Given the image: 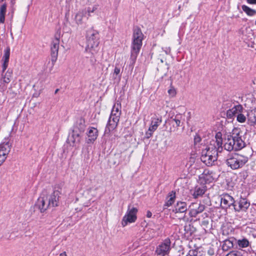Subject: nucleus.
I'll return each mask as SVG.
<instances>
[{"label": "nucleus", "instance_id": "obj_14", "mask_svg": "<svg viewBox=\"0 0 256 256\" xmlns=\"http://www.w3.org/2000/svg\"><path fill=\"white\" fill-rule=\"evenodd\" d=\"M60 194V193L58 190H54L46 198L48 200V206H50V208L58 206Z\"/></svg>", "mask_w": 256, "mask_h": 256}, {"label": "nucleus", "instance_id": "obj_43", "mask_svg": "<svg viewBox=\"0 0 256 256\" xmlns=\"http://www.w3.org/2000/svg\"><path fill=\"white\" fill-rule=\"evenodd\" d=\"M202 140L201 138L198 135H196L194 138V144L196 145Z\"/></svg>", "mask_w": 256, "mask_h": 256}, {"label": "nucleus", "instance_id": "obj_54", "mask_svg": "<svg viewBox=\"0 0 256 256\" xmlns=\"http://www.w3.org/2000/svg\"><path fill=\"white\" fill-rule=\"evenodd\" d=\"M255 24H256V22H255Z\"/></svg>", "mask_w": 256, "mask_h": 256}, {"label": "nucleus", "instance_id": "obj_12", "mask_svg": "<svg viewBox=\"0 0 256 256\" xmlns=\"http://www.w3.org/2000/svg\"><path fill=\"white\" fill-rule=\"evenodd\" d=\"M221 206L222 208L227 209L230 206L234 207L236 203V200L232 196L228 194H224L220 196Z\"/></svg>", "mask_w": 256, "mask_h": 256}, {"label": "nucleus", "instance_id": "obj_47", "mask_svg": "<svg viewBox=\"0 0 256 256\" xmlns=\"http://www.w3.org/2000/svg\"><path fill=\"white\" fill-rule=\"evenodd\" d=\"M194 251H193L192 250H190L186 256H194Z\"/></svg>", "mask_w": 256, "mask_h": 256}, {"label": "nucleus", "instance_id": "obj_50", "mask_svg": "<svg viewBox=\"0 0 256 256\" xmlns=\"http://www.w3.org/2000/svg\"><path fill=\"white\" fill-rule=\"evenodd\" d=\"M59 256H67V254L65 252L60 253L59 255Z\"/></svg>", "mask_w": 256, "mask_h": 256}, {"label": "nucleus", "instance_id": "obj_29", "mask_svg": "<svg viewBox=\"0 0 256 256\" xmlns=\"http://www.w3.org/2000/svg\"><path fill=\"white\" fill-rule=\"evenodd\" d=\"M12 76V70L8 69L4 76L2 75V81L6 84H8Z\"/></svg>", "mask_w": 256, "mask_h": 256}, {"label": "nucleus", "instance_id": "obj_3", "mask_svg": "<svg viewBox=\"0 0 256 256\" xmlns=\"http://www.w3.org/2000/svg\"><path fill=\"white\" fill-rule=\"evenodd\" d=\"M144 34L140 28L136 27L134 28L132 42L131 47L130 64L133 66L136 61L138 54L142 46Z\"/></svg>", "mask_w": 256, "mask_h": 256}, {"label": "nucleus", "instance_id": "obj_11", "mask_svg": "<svg viewBox=\"0 0 256 256\" xmlns=\"http://www.w3.org/2000/svg\"><path fill=\"white\" fill-rule=\"evenodd\" d=\"M206 206L202 204L198 203H192L189 206V216L190 217H196L198 214L202 212Z\"/></svg>", "mask_w": 256, "mask_h": 256}, {"label": "nucleus", "instance_id": "obj_17", "mask_svg": "<svg viewBox=\"0 0 256 256\" xmlns=\"http://www.w3.org/2000/svg\"><path fill=\"white\" fill-rule=\"evenodd\" d=\"M80 134L76 129H74L72 133L70 134L67 138V142L72 146L79 144L80 140Z\"/></svg>", "mask_w": 256, "mask_h": 256}, {"label": "nucleus", "instance_id": "obj_53", "mask_svg": "<svg viewBox=\"0 0 256 256\" xmlns=\"http://www.w3.org/2000/svg\"><path fill=\"white\" fill-rule=\"evenodd\" d=\"M58 90H59L58 89H56V90H55L54 93H55V94H56V93L58 92Z\"/></svg>", "mask_w": 256, "mask_h": 256}, {"label": "nucleus", "instance_id": "obj_20", "mask_svg": "<svg viewBox=\"0 0 256 256\" xmlns=\"http://www.w3.org/2000/svg\"><path fill=\"white\" fill-rule=\"evenodd\" d=\"M188 210L187 204L186 202H178L174 206L173 212L175 213H182L186 212Z\"/></svg>", "mask_w": 256, "mask_h": 256}, {"label": "nucleus", "instance_id": "obj_10", "mask_svg": "<svg viewBox=\"0 0 256 256\" xmlns=\"http://www.w3.org/2000/svg\"><path fill=\"white\" fill-rule=\"evenodd\" d=\"M250 206V202L244 198L242 196L238 200L236 201L234 208L235 212H246Z\"/></svg>", "mask_w": 256, "mask_h": 256}, {"label": "nucleus", "instance_id": "obj_46", "mask_svg": "<svg viewBox=\"0 0 256 256\" xmlns=\"http://www.w3.org/2000/svg\"><path fill=\"white\" fill-rule=\"evenodd\" d=\"M96 9V8H94V7H93L92 8H88V10H87V12L88 14V16H90V12H93Z\"/></svg>", "mask_w": 256, "mask_h": 256}, {"label": "nucleus", "instance_id": "obj_44", "mask_svg": "<svg viewBox=\"0 0 256 256\" xmlns=\"http://www.w3.org/2000/svg\"><path fill=\"white\" fill-rule=\"evenodd\" d=\"M214 250L212 248H210L208 250V254L210 256H213L214 254Z\"/></svg>", "mask_w": 256, "mask_h": 256}, {"label": "nucleus", "instance_id": "obj_19", "mask_svg": "<svg viewBox=\"0 0 256 256\" xmlns=\"http://www.w3.org/2000/svg\"><path fill=\"white\" fill-rule=\"evenodd\" d=\"M236 240L233 237L230 238L228 239H225L223 241L222 246V250L224 251H228L230 249L232 248L236 244Z\"/></svg>", "mask_w": 256, "mask_h": 256}, {"label": "nucleus", "instance_id": "obj_13", "mask_svg": "<svg viewBox=\"0 0 256 256\" xmlns=\"http://www.w3.org/2000/svg\"><path fill=\"white\" fill-rule=\"evenodd\" d=\"M10 149V145L8 142H4L0 144V166L6 160Z\"/></svg>", "mask_w": 256, "mask_h": 256}, {"label": "nucleus", "instance_id": "obj_38", "mask_svg": "<svg viewBox=\"0 0 256 256\" xmlns=\"http://www.w3.org/2000/svg\"><path fill=\"white\" fill-rule=\"evenodd\" d=\"M192 250L195 252L194 256H206L205 254H204L202 252H200V248H196Z\"/></svg>", "mask_w": 256, "mask_h": 256}, {"label": "nucleus", "instance_id": "obj_21", "mask_svg": "<svg viewBox=\"0 0 256 256\" xmlns=\"http://www.w3.org/2000/svg\"><path fill=\"white\" fill-rule=\"evenodd\" d=\"M206 190V187L204 185L196 186L194 188L192 196L195 198L202 196L205 193Z\"/></svg>", "mask_w": 256, "mask_h": 256}, {"label": "nucleus", "instance_id": "obj_37", "mask_svg": "<svg viewBox=\"0 0 256 256\" xmlns=\"http://www.w3.org/2000/svg\"><path fill=\"white\" fill-rule=\"evenodd\" d=\"M179 117H181L180 115H176L174 118H172V121L174 122L176 124V127H178L180 126V120Z\"/></svg>", "mask_w": 256, "mask_h": 256}, {"label": "nucleus", "instance_id": "obj_52", "mask_svg": "<svg viewBox=\"0 0 256 256\" xmlns=\"http://www.w3.org/2000/svg\"><path fill=\"white\" fill-rule=\"evenodd\" d=\"M225 232H226V230H222V234H225Z\"/></svg>", "mask_w": 256, "mask_h": 256}, {"label": "nucleus", "instance_id": "obj_23", "mask_svg": "<svg viewBox=\"0 0 256 256\" xmlns=\"http://www.w3.org/2000/svg\"><path fill=\"white\" fill-rule=\"evenodd\" d=\"M247 119L248 124L251 126H256V110L248 112Z\"/></svg>", "mask_w": 256, "mask_h": 256}, {"label": "nucleus", "instance_id": "obj_34", "mask_svg": "<svg viewBox=\"0 0 256 256\" xmlns=\"http://www.w3.org/2000/svg\"><path fill=\"white\" fill-rule=\"evenodd\" d=\"M231 108L234 116L236 114H238L240 112H242L244 110L242 106L240 104L234 105Z\"/></svg>", "mask_w": 256, "mask_h": 256}, {"label": "nucleus", "instance_id": "obj_8", "mask_svg": "<svg viewBox=\"0 0 256 256\" xmlns=\"http://www.w3.org/2000/svg\"><path fill=\"white\" fill-rule=\"evenodd\" d=\"M137 212L138 209L136 208H131L130 205L128 206L126 214L123 217L122 221V224L123 227L126 226L128 223H132L136 222L137 219Z\"/></svg>", "mask_w": 256, "mask_h": 256}, {"label": "nucleus", "instance_id": "obj_51", "mask_svg": "<svg viewBox=\"0 0 256 256\" xmlns=\"http://www.w3.org/2000/svg\"><path fill=\"white\" fill-rule=\"evenodd\" d=\"M14 9H12V14H11V18H12V17H13V14H14Z\"/></svg>", "mask_w": 256, "mask_h": 256}, {"label": "nucleus", "instance_id": "obj_40", "mask_svg": "<svg viewBox=\"0 0 256 256\" xmlns=\"http://www.w3.org/2000/svg\"><path fill=\"white\" fill-rule=\"evenodd\" d=\"M154 132V130H150V128H149L148 130L145 134L144 138L148 139L149 138H150L152 136Z\"/></svg>", "mask_w": 256, "mask_h": 256}, {"label": "nucleus", "instance_id": "obj_30", "mask_svg": "<svg viewBox=\"0 0 256 256\" xmlns=\"http://www.w3.org/2000/svg\"><path fill=\"white\" fill-rule=\"evenodd\" d=\"M242 10L248 16H252L256 14V10L249 8L247 6L242 5Z\"/></svg>", "mask_w": 256, "mask_h": 256}, {"label": "nucleus", "instance_id": "obj_7", "mask_svg": "<svg viewBox=\"0 0 256 256\" xmlns=\"http://www.w3.org/2000/svg\"><path fill=\"white\" fill-rule=\"evenodd\" d=\"M61 36L60 30L58 29L56 31L54 38L52 40L50 44V56H51V67L50 70L51 71L56 62L58 56V52L60 46V40Z\"/></svg>", "mask_w": 256, "mask_h": 256}, {"label": "nucleus", "instance_id": "obj_45", "mask_svg": "<svg viewBox=\"0 0 256 256\" xmlns=\"http://www.w3.org/2000/svg\"><path fill=\"white\" fill-rule=\"evenodd\" d=\"M120 73V68L116 66L114 70V74L118 75Z\"/></svg>", "mask_w": 256, "mask_h": 256}, {"label": "nucleus", "instance_id": "obj_5", "mask_svg": "<svg viewBox=\"0 0 256 256\" xmlns=\"http://www.w3.org/2000/svg\"><path fill=\"white\" fill-rule=\"evenodd\" d=\"M121 115V104L116 103L113 106L111 114L108 120L104 130V134H110L111 131L114 130L118 126Z\"/></svg>", "mask_w": 256, "mask_h": 256}, {"label": "nucleus", "instance_id": "obj_36", "mask_svg": "<svg viewBox=\"0 0 256 256\" xmlns=\"http://www.w3.org/2000/svg\"><path fill=\"white\" fill-rule=\"evenodd\" d=\"M226 256H242V254L240 251L232 250L228 253Z\"/></svg>", "mask_w": 256, "mask_h": 256}, {"label": "nucleus", "instance_id": "obj_31", "mask_svg": "<svg viewBox=\"0 0 256 256\" xmlns=\"http://www.w3.org/2000/svg\"><path fill=\"white\" fill-rule=\"evenodd\" d=\"M86 126L84 124V121L83 120H80L78 124L74 126V129H76L78 131V133L81 134L84 131Z\"/></svg>", "mask_w": 256, "mask_h": 256}, {"label": "nucleus", "instance_id": "obj_4", "mask_svg": "<svg viewBox=\"0 0 256 256\" xmlns=\"http://www.w3.org/2000/svg\"><path fill=\"white\" fill-rule=\"evenodd\" d=\"M222 142V132H218L214 139L210 140L208 144L202 148V151H206V155L220 156L224 151Z\"/></svg>", "mask_w": 256, "mask_h": 256}, {"label": "nucleus", "instance_id": "obj_16", "mask_svg": "<svg viewBox=\"0 0 256 256\" xmlns=\"http://www.w3.org/2000/svg\"><path fill=\"white\" fill-rule=\"evenodd\" d=\"M199 178L206 183H210L216 179V176L212 172L204 170L203 172L199 176Z\"/></svg>", "mask_w": 256, "mask_h": 256}, {"label": "nucleus", "instance_id": "obj_35", "mask_svg": "<svg viewBox=\"0 0 256 256\" xmlns=\"http://www.w3.org/2000/svg\"><path fill=\"white\" fill-rule=\"evenodd\" d=\"M236 120L239 122L242 123L246 122V117L242 112H240L237 115Z\"/></svg>", "mask_w": 256, "mask_h": 256}, {"label": "nucleus", "instance_id": "obj_28", "mask_svg": "<svg viewBox=\"0 0 256 256\" xmlns=\"http://www.w3.org/2000/svg\"><path fill=\"white\" fill-rule=\"evenodd\" d=\"M6 4H2L0 7V22L4 24L5 21V15L6 10Z\"/></svg>", "mask_w": 256, "mask_h": 256}, {"label": "nucleus", "instance_id": "obj_18", "mask_svg": "<svg viewBox=\"0 0 256 256\" xmlns=\"http://www.w3.org/2000/svg\"><path fill=\"white\" fill-rule=\"evenodd\" d=\"M35 206L40 210V212H44L48 208H50V206H48L46 198L45 199L44 197H40L38 199Z\"/></svg>", "mask_w": 256, "mask_h": 256}, {"label": "nucleus", "instance_id": "obj_42", "mask_svg": "<svg viewBox=\"0 0 256 256\" xmlns=\"http://www.w3.org/2000/svg\"><path fill=\"white\" fill-rule=\"evenodd\" d=\"M234 116L232 108H229L226 112V116L228 118H232Z\"/></svg>", "mask_w": 256, "mask_h": 256}, {"label": "nucleus", "instance_id": "obj_41", "mask_svg": "<svg viewBox=\"0 0 256 256\" xmlns=\"http://www.w3.org/2000/svg\"><path fill=\"white\" fill-rule=\"evenodd\" d=\"M234 116L232 108H229L226 112V116L228 118H232Z\"/></svg>", "mask_w": 256, "mask_h": 256}, {"label": "nucleus", "instance_id": "obj_49", "mask_svg": "<svg viewBox=\"0 0 256 256\" xmlns=\"http://www.w3.org/2000/svg\"><path fill=\"white\" fill-rule=\"evenodd\" d=\"M152 213L150 211L148 210L146 212V216L148 218H150L152 217Z\"/></svg>", "mask_w": 256, "mask_h": 256}, {"label": "nucleus", "instance_id": "obj_25", "mask_svg": "<svg viewBox=\"0 0 256 256\" xmlns=\"http://www.w3.org/2000/svg\"><path fill=\"white\" fill-rule=\"evenodd\" d=\"M176 199V192L174 191L170 192L166 200L164 205V208H166L171 206L174 202Z\"/></svg>", "mask_w": 256, "mask_h": 256}, {"label": "nucleus", "instance_id": "obj_2", "mask_svg": "<svg viewBox=\"0 0 256 256\" xmlns=\"http://www.w3.org/2000/svg\"><path fill=\"white\" fill-rule=\"evenodd\" d=\"M246 144L240 135L238 130H233L231 134L228 135L224 140V144L222 152L225 150L231 152L232 150L237 151L242 149L245 146Z\"/></svg>", "mask_w": 256, "mask_h": 256}, {"label": "nucleus", "instance_id": "obj_27", "mask_svg": "<svg viewBox=\"0 0 256 256\" xmlns=\"http://www.w3.org/2000/svg\"><path fill=\"white\" fill-rule=\"evenodd\" d=\"M236 244H238L240 248H247L250 245L249 241L246 238H243L238 240H236Z\"/></svg>", "mask_w": 256, "mask_h": 256}, {"label": "nucleus", "instance_id": "obj_48", "mask_svg": "<svg viewBox=\"0 0 256 256\" xmlns=\"http://www.w3.org/2000/svg\"><path fill=\"white\" fill-rule=\"evenodd\" d=\"M248 4H256V0H246Z\"/></svg>", "mask_w": 256, "mask_h": 256}, {"label": "nucleus", "instance_id": "obj_39", "mask_svg": "<svg viewBox=\"0 0 256 256\" xmlns=\"http://www.w3.org/2000/svg\"><path fill=\"white\" fill-rule=\"evenodd\" d=\"M168 94L172 96H174L176 94V89L172 86L168 90Z\"/></svg>", "mask_w": 256, "mask_h": 256}, {"label": "nucleus", "instance_id": "obj_26", "mask_svg": "<svg viewBox=\"0 0 256 256\" xmlns=\"http://www.w3.org/2000/svg\"><path fill=\"white\" fill-rule=\"evenodd\" d=\"M162 119L161 117H154L152 118L150 130L154 132L157 129L158 126L162 123Z\"/></svg>", "mask_w": 256, "mask_h": 256}, {"label": "nucleus", "instance_id": "obj_15", "mask_svg": "<svg viewBox=\"0 0 256 256\" xmlns=\"http://www.w3.org/2000/svg\"><path fill=\"white\" fill-rule=\"evenodd\" d=\"M220 156L206 155V151H202L201 161L208 166H212Z\"/></svg>", "mask_w": 256, "mask_h": 256}, {"label": "nucleus", "instance_id": "obj_6", "mask_svg": "<svg viewBox=\"0 0 256 256\" xmlns=\"http://www.w3.org/2000/svg\"><path fill=\"white\" fill-rule=\"evenodd\" d=\"M248 158L246 156L232 153L229 154L226 160V164L233 170L242 168L248 162Z\"/></svg>", "mask_w": 256, "mask_h": 256}, {"label": "nucleus", "instance_id": "obj_1", "mask_svg": "<svg viewBox=\"0 0 256 256\" xmlns=\"http://www.w3.org/2000/svg\"><path fill=\"white\" fill-rule=\"evenodd\" d=\"M86 46L85 50L86 52L90 53L92 56L90 57V62L94 64L96 62L94 55L97 53L98 50L99 32L96 30L91 28L86 31Z\"/></svg>", "mask_w": 256, "mask_h": 256}, {"label": "nucleus", "instance_id": "obj_32", "mask_svg": "<svg viewBox=\"0 0 256 256\" xmlns=\"http://www.w3.org/2000/svg\"><path fill=\"white\" fill-rule=\"evenodd\" d=\"M234 104V102H233V100L231 99H228L226 100H224L222 102V108L224 110L230 108H231L232 107Z\"/></svg>", "mask_w": 256, "mask_h": 256}, {"label": "nucleus", "instance_id": "obj_9", "mask_svg": "<svg viewBox=\"0 0 256 256\" xmlns=\"http://www.w3.org/2000/svg\"><path fill=\"white\" fill-rule=\"evenodd\" d=\"M171 242L170 238H166L156 248V254L159 256H166L170 253Z\"/></svg>", "mask_w": 256, "mask_h": 256}, {"label": "nucleus", "instance_id": "obj_33", "mask_svg": "<svg viewBox=\"0 0 256 256\" xmlns=\"http://www.w3.org/2000/svg\"><path fill=\"white\" fill-rule=\"evenodd\" d=\"M84 14L83 12H79L75 16V20L78 25L82 24L84 23L83 19Z\"/></svg>", "mask_w": 256, "mask_h": 256}, {"label": "nucleus", "instance_id": "obj_22", "mask_svg": "<svg viewBox=\"0 0 256 256\" xmlns=\"http://www.w3.org/2000/svg\"><path fill=\"white\" fill-rule=\"evenodd\" d=\"M10 56V48H7L4 50V55L2 58V60H4V62L2 65V73L4 72L8 66L9 58Z\"/></svg>", "mask_w": 256, "mask_h": 256}, {"label": "nucleus", "instance_id": "obj_24", "mask_svg": "<svg viewBox=\"0 0 256 256\" xmlns=\"http://www.w3.org/2000/svg\"><path fill=\"white\" fill-rule=\"evenodd\" d=\"M98 136V130L96 128H91L88 132V143L92 142L97 138Z\"/></svg>", "mask_w": 256, "mask_h": 256}]
</instances>
